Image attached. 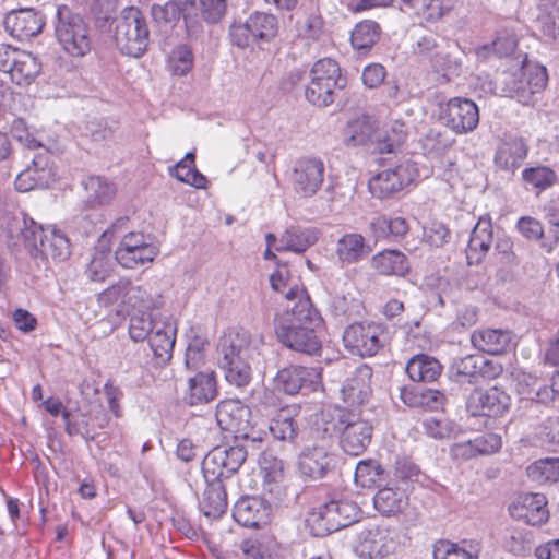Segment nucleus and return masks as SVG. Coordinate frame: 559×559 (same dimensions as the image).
Returning <instances> with one entry per match:
<instances>
[{"label":"nucleus","instance_id":"obj_1","mask_svg":"<svg viewBox=\"0 0 559 559\" xmlns=\"http://www.w3.org/2000/svg\"><path fill=\"white\" fill-rule=\"evenodd\" d=\"M247 459L246 449L237 447H215L202 461V473L206 488L200 502L203 514L210 519L221 518L227 510L225 480L229 479Z\"/></svg>","mask_w":559,"mask_h":559},{"label":"nucleus","instance_id":"obj_2","mask_svg":"<svg viewBox=\"0 0 559 559\" xmlns=\"http://www.w3.org/2000/svg\"><path fill=\"white\" fill-rule=\"evenodd\" d=\"M323 430L338 436L342 450L353 456L362 454L370 445L373 427L355 408L334 406L323 414Z\"/></svg>","mask_w":559,"mask_h":559},{"label":"nucleus","instance_id":"obj_3","mask_svg":"<svg viewBox=\"0 0 559 559\" xmlns=\"http://www.w3.org/2000/svg\"><path fill=\"white\" fill-rule=\"evenodd\" d=\"M259 353L246 331L224 334L217 345V364L230 384L245 386L251 380V362Z\"/></svg>","mask_w":559,"mask_h":559},{"label":"nucleus","instance_id":"obj_4","mask_svg":"<svg viewBox=\"0 0 559 559\" xmlns=\"http://www.w3.org/2000/svg\"><path fill=\"white\" fill-rule=\"evenodd\" d=\"M55 37L62 50L74 58L84 57L92 49V28L88 22L64 4L57 8Z\"/></svg>","mask_w":559,"mask_h":559},{"label":"nucleus","instance_id":"obj_5","mask_svg":"<svg viewBox=\"0 0 559 559\" xmlns=\"http://www.w3.org/2000/svg\"><path fill=\"white\" fill-rule=\"evenodd\" d=\"M251 409L239 400L221 401L215 411L217 425L222 430L234 433L235 444L246 449L258 450L263 439L250 423Z\"/></svg>","mask_w":559,"mask_h":559},{"label":"nucleus","instance_id":"obj_6","mask_svg":"<svg viewBox=\"0 0 559 559\" xmlns=\"http://www.w3.org/2000/svg\"><path fill=\"white\" fill-rule=\"evenodd\" d=\"M360 508L347 498L333 497L313 510L307 522L316 536H325L358 521Z\"/></svg>","mask_w":559,"mask_h":559},{"label":"nucleus","instance_id":"obj_7","mask_svg":"<svg viewBox=\"0 0 559 559\" xmlns=\"http://www.w3.org/2000/svg\"><path fill=\"white\" fill-rule=\"evenodd\" d=\"M115 41L120 52L126 56L139 58L147 50L148 25L138 8L123 9L116 22Z\"/></svg>","mask_w":559,"mask_h":559},{"label":"nucleus","instance_id":"obj_8","mask_svg":"<svg viewBox=\"0 0 559 559\" xmlns=\"http://www.w3.org/2000/svg\"><path fill=\"white\" fill-rule=\"evenodd\" d=\"M278 33V21L273 14L254 12L245 23H233L229 39L233 46L246 49L257 43H270Z\"/></svg>","mask_w":559,"mask_h":559},{"label":"nucleus","instance_id":"obj_9","mask_svg":"<svg viewBox=\"0 0 559 559\" xmlns=\"http://www.w3.org/2000/svg\"><path fill=\"white\" fill-rule=\"evenodd\" d=\"M345 347L360 357L374 356L389 342L386 328L373 321L356 322L343 332Z\"/></svg>","mask_w":559,"mask_h":559},{"label":"nucleus","instance_id":"obj_10","mask_svg":"<svg viewBox=\"0 0 559 559\" xmlns=\"http://www.w3.org/2000/svg\"><path fill=\"white\" fill-rule=\"evenodd\" d=\"M418 176L417 163L405 159L394 168H388L370 178L369 191L377 199H389L415 181Z\"/></svg>","mask_w":559,"mask_h":559},{"label":"nucleus","instance_id":"obj_11","mask_svg":"<svg viewBox=\"0 0 559 559\" xmlns=\"http://www.w3.org/2000/svg\"><path fill=\"white\" fill-rule=\"evenodd\" d=\"M337 462L332 444L322 441L302 448L298 455V471L304 478L320 480L335 471Z\"/></svg>","mask_w":559,"mask_h":559},{"label":"nucleus","instance_id":"obj_12","mask_svg":"<svg viewBox=\"0 0 559 559\" xmlns=\"http://www.w3.org/2000/svg\"><path fill=\"white\" fill-rule=\"evenodd\" d=\"M195 10V0H179V2L169 1L164 5L154 4L151 11L156 23L170 26H174L182 16L187 37L198 39L203 32V26L201 21L195 20L193 16Z\"/></svg>","mask_w":559,"mask_h":559},{"label":"nucleus","instance_id":"obj_13","mask_svg":"<svg viewBox=\"0 0 559 559\" xmlns=\"http://www.w3.org/2000/svg\"><path fill=\"white\" fill-rule=\"evenodd\" d=\"M39 229L40 225L21 211L4 212L0 215V236L10 247L23 245L28 249L29 246H35L34 238Z\"/></svg>","mask_w":559,"mask_h":559},{"label":"nucleus","instance_id":"obj_14","mask_svg":"<svg viewBox=\"0 0 559 559\" xmlns=\"http://www.w3.org/2000/svg\"><path fill=\"white\" fill-rule=\"evenodd\" d=\"M311 325H323V319L308 296L300 298L292 309L283 311L274 319L276 336Z\"/></svg>","mask_w":559,"mask_h":559},{"label":"nucleus","instance_id":"obj_15","mask_svg":"<svg viewBox=\"0 0 559 559\" xmlns=\"http://www.w3.org/2000/svg\"><path fill=\"white\" fill-rule=\"evenodd\" d=\"M510 403V396L497 386L488 390L475 389L467 399L466 409L474 417H497L508 411Z\"/></svg>","mask_w":559,"mask_h":559},{"label":"nucleus","instance_id":"obj_16","mask_svg":"<svg viewBox=\"0 0 559 559\" xmlns=\"http://www.w3.org/2000/svg\"><path fill=\"white\" fill-rule=\"evenodd\" d=\"M324 164L317 157H301L294 166L292 181L294 189L302 197H312L324 179Z\"/></svg>","mask_w":559,"mask_h":559},{"label":"nucleus","instance_id":"obj_17","mask_svg":"<svg viewBox=\"0 0 559 559\" xmlns=\"http://www.w3.org/2000/svg\"><path fill=\"white\" fill-rule=\"evenodd\" d=\"M34 245L29 246V253L34 257L40 255L44 260L64 261L71 254L69 239L56 228L44 229L40 225Z\"/></svg>","mask_w":559,"mask_h":559},{"label":"nucleus","instance_id":"obj_18","mask_svg":"<svg viewBox=\"0 0 559 559\" xmlns=\"http://www.w3.org/2000/svg\"><path fill=\"white\" fill-rule=\"evenodd\" d=\"M7 32L19 40L37 36L45 25L44 16L33 8L9 12L3 21Z\"/></svg>","mask_w":559,"mask_h":559},{"label":"nucleus","instance_id":"obj_19","mask_svg":"<svg viewBox=\"0 0 559 559\" xmlns=\"http://www.w3.org/2000/svg\"><path fill=\"white\" fill-rule=\"evenodd\" d=\"M391 544L389 528L371 525L358 534L355 551L364 559H379L391 551Z\"/></svg>","mask_w":559,"mask_h":559},{"label":"nucleus","instance_id":"obj_20","mask_svg":"<svg viewBox=\"0 0 559 559\" xmlns=\"http://www.w3.org/2000/svg\"><path fill=\"white\" fill-rule=\"evenodd\" d=\"M479 122L477 105L467 98H452L447 105V127L457 134L474 130Z\"/></svg>","mask_w":559,"mask_h":559},{"label":"nucleus","instance_id":"obj_21","mask_svg":"<svg viewBox=\"0 0 559 559\" xmlns=\"http://www.w3.org/2000/svg\"><path fill=\"white\" fill-rule=\"evenodd\" d=\"M509 513L528 525H542L549 516L546 497L542 493L521 496L509 507Z\"/></svg>","mask_w":559,"mask_h":559},{"label":"nucleus","instance_id":"obj_22","mask_svg":"<svg viewBox=\"0 0 559 559\" xmlns=\"http://www.w3.org/2000/svg\"><path fill=\"white\" fill-rule=\"evenodd\" d=\"M372 369L361 364L350 373L341 389L343 401L354 408L367 402L371 394Z\"/></svg>","mask_w":559,"mask_h":559},{"label":"nucleus","instance_id":"obj_23","mask_svg":"<svg viewBox=\"0 0 559 559\" xmlns=\"http://www.w3.org/2000/svg\"><path fill=\"white\" fill-rule=\"evenodd\" d=\"M270 506L259 497H241L234 506L233 516L245 527H261L269 522Z\"/></svg>","mask_w":559,"mask_h":559},{"label":"nucleus","instance_id":"obj_24","mask_svg":"<svg viewBox=\"0 0 559 559\" xmlns=\"http://www.w3.org/2000/svg\"><path fill=\"white\" fill-rule=\"evenodd\" d=\"M322 325L304 326L301 330L277 336L278 341L286 347L307 355H318L322 349L320 332Z\"/></svg>","mask_w":559,"mask_h":559},{"label":"nucleus","instance_id":"obj_25","mask_svg":"<svg viewBox=\"0 0 559 559\" xmlns=\"http://www.w3.org/2000/svg\"><path fill=\"white\" fill-rule=\"evenodd\" d=\"M312 372L301 366H288L277 371L274 377V389L288 395H295L313 384Z\"/></svg>","mask_w":559,"mask_h":559},{"label":"nucleus","instance_id":"obj_26","mask_svg":"<svg viewBox=\"0 0 559 559\" xmlns=\"http://www.w3.org/2000/svg\"><path fill=\"white\" fill-rule=\"evenodd\" d=\"M492 225L488 216H481L472 230L466 259L469 265L478 264L488 253L492 243Z\"/></svg>","mask_w":559,"mask_h":559},{"label":"nucleus","instance_id":"obj_27","mask_svg":"<svg viewBox=\"0 0 559 559\" xmlns=\"http://www.w3.org/2000/svg\"><path fill=\"white\" fill-rule=\"evenodd\" d=\"M218 394L217 381L214 371H201L188 381V392L185 397L187 404L202 405L216 399Z\"/></svg>","mask_w":559,"mask_h":559},{"label":"nucleus","instance_id":"obj_28","mask_svg":"<svg viewBox=\"0 0 559 559\" xmlns=\"http://www.w3.org/2000/svg\"><path fill=\"white\" fill-rule=\"evenodd\" d=\"M471 342L474 347L484 353L500 355L512 347V333L501 329L475 331L471 336Z\"/></svg>","mask_w":559,"mask_h":559},{"label":"nucleus","instance_id":"obj_29","mask_svg":"<svg viewBox=\"0 0 559 559\" xmlns=\"http://www.w3.org/2000/svg\"><path fill=\"white\" fill-rule=\"evenodd\" d=\"M345 134L348 140H380L381 126L380 121L372 115L357 114L353 116L345 126Z\"/></svg>","mask_w":559,"mask_h":559},{"label":"nucleus","instance_id":"obj_30","mask_svg":"<svg viewBox=\"0 0 559 559\" xmlns=\"http://www.w3.org/2000/svg\"><path fill=\"white\" fill-rule=\"evenodd\" d=\"M298 412L299 407L296 405H286L277 411L269 427L274 438L282 441H293L297 437L298 425L295 417Z\"/></svg>","mask_w":559,"mask_h":559},{"label":"nucleus","instance_id":"obj_31","mask_svg":"<svg viewBox=\"0 0 559 559\" xmlns=\"http://www.w3.org/2000/svg\"><path fill=\"white\" fill-rule=\"evenodd\" d=\"M371 252L362 235L352 233L338 239L336 254L341 262L352 264L365 259Z\"/></svg>","mask_w":559,"mask_h":559},{"label":"nucleus","instance_id":"obj_32","mask_svg":"<svg viewBox=\"0 0 559 559\" xmlns=\"http://www.w3.org/2000/svg\"><path fill=\"white\" fill-rule=\"evenodd\" d=\"M483 365L481 355L454 358L449 367V377L455 382L477 383Z\"/></svg>","mask_w":559,"mask_h":559},{"label":"nucleus","instance_id":"obj_33","mask_svg":"<svg viewBox=\"0 0 559 559\" xmlns=\"http://www.w3.org/2000/svg\"><path fill=\"white\" fill-rule=\"evenodd\" d=\"M318 240V233L314 229L292 226L285 230L280 238L277 251L305 252Z\"/></svg>","mask_w":559,"mask_h":559},{"label":"nucleus","instance_id":"obj_34","mask_svg":"<svg viewBox=\"0 0 559 559\" xmlns=\"http://www.w3.org/2000/svg\"><path fill=\"white\" fill-rule=\"evenodd\" d=\"M405 370L413 381L432 382L441 374L442 366L435 357L418 354L408 360Z\"/></svg>","mask_w":559,"mask_h":559},{"label":"nucleus","instance_id":"obj_35","mask_svg":"<svg viewBox=\"0 0 559 559\" xmlns=\"http://www.w3.org/2000/svg\"><path fill=\"white\" fill-rule=\"evenodd\" d=\"M372 267L382 275L404 276L409 271V263L404 253L397 250H383L373 255Z\"/></svg>","mask_w":559,"mask_h":559},{"label":"nucleus","instance_id":"obj_36","mask_svg":"<svg viewBox=\"0 0 559 559\" xmlns=\"http://www.w3.org/2000/svg\"><path fill=\"white\" fill-rule=\"evenodd\" d=\"M175 341L176 326L173 323H164L163 328H157L152 332L148 343L154 356L159 359V362H167L170 360Z\"/></svg>","mask_w":559,"mask_h":559},{"label":"nucleus","instance_id":"obj_37","mask_svg":"<svg viewBox=\"0 0 559 559\" xmlns=\"http://www.w3.org/2000/svg\"><path fill=\"white\" fill-rule=\"evenodd\" d=\"M86 191L85 202L90 206H99L109 203L115 194L116 187L112 182L100 176H90L83 181Z\"/></svg>","mask_w":559,"mask_h":559},{"label":"nucleus","instance_id":"obj_38","mask_svg":"<svg viewBox=\"0 0 559 559\" xmlns=\"http://www.w3.org/2000/svg\"><path fill=\"white\" fill-rule=\"evenodd\" d=\"M409 226L403 217L380 215L370 222V230L377 239H400L408 233Z\"/></svg>","mask_w":559,"mask_h":559},{"label":"nucleus","instance_id":"obj_39","mask_svg":"<svg viewBox=\"0 0 559 559\" xmlns=\"http://www.w3.org/2000/svg\"><path fill=\"white\" fill-rule=\"evenodd\" d=\"M41 71V63L33 53L22 50L17 53L16 63L10 72L12 82L28 85Z\"/></svg>","mask_w":559,"mask_h":559},{"label":"nucleus","instance_id":"obj_40","mask_svg":"<svg viewBox=\"0 0 559 559\" xmlns=\"http://www.w3.org/2000/svg\"><path fill=\"white\" fill-rule=\"evenodd\" d=\"M536 23L544 35L556 38L559 34V0H538Z\"/></svg>","mask_w":559,"mask_h":559},{"label":"nucleus","instance_id":"obj_41","mask_svg":"<svg viewBox=\"0 0 559 559\" xmlns=\"http://www.w3.org/2000/svg\"><path fill=\"white\" fill-rule=\"evenodd\" d=\"M407 496L401 489L384 487L373 497L374 508L384 515L400 513L407 506Z\"/></svg>","mask_w":559,"mask_h":559},{"label":"nucleus","instance_id":"obj_42","mask_svg":"<svg viewBox=\"0 0 559 559\" xmlns=\"http://www.w3.org/2000/svg\"><path fill=\"white\" fill-rule=\"evenodd\" d=\"M380 35V25L374 21L366 20L355 26L350 41L356 50L367 52L379 40Z\"/></svg>","mask_w":559,"mask_h":559},{"label":"nucleus","instance_id":"obj_43","mask_svg":"<svg viewBox=\"0 0 559 559\" xmlns=\"http://www.w3.org/2000/svg\"><path fill=\"white\" fill-rule=\"evenodd\" d=\"M501 92L504 96L515 98L523 105L531 104V92L527 91L523 70L503 72L501 75Z\"/></svg>","mask_w":559,"mask_h":559},{"label":"nucleus","instance_id":"obj_44","mask_svg":"<svg viewBox=\"0 0 559 559\" xmlns=\"http://www.w3.org/2000/svg\"><path fill=\"white\" fill-rule=\"evenodd\" d=\"M131 281L121 278L97 295V301L102 307L117 306L118 312H126Z\"/></svg>","mask_w":559,"mask_h":559},{"label":"nucleus","instance_id":"obj_45","mask_svg":"<svg viewBox=\"0 0 559 559\" xmlns=\"http://www.w3.org/2000/svg\"><path fill=\"white\" fill-rule=\"evenodd\" d=\"M310 79L319 82H329L342 88L347 84L346 78L341 73L338 63L331 58L318 60L311 68Z\"/></svg>","mask_w":559,"mask_h":559},{"label":"nucleus","instance_id":"obj_46","mask_svg":"<svg viewBox=\"0 0 559 559\" xmlns=\"http://www.w3.org/2000/svg\"><path fill=\"white\" fill-rule=\"evenodd\" d=\"M158 247L153 242L143 245L132 250H116L115 258L117 262L126 269H134L139 264L152 262L158 254Z\"/></svg>","mask_w":559,"mask_h":559},{"label":"nucleus","instance_id":"obj_47","mask_svg":"<svg viewBox=\"0 0 559 559\" xmlns=\"http://www.w3.org/2000/svg\"><path fill=\"white\" fill-rule=\"evenodd\" d=\"M341 90L343 88L329 82H319L310 79L305 91V96L308 102L318 107H328L334 103L337 91Z\"/></svg>","mask_w":559,"mask_h":559},{"label":"nucleus","instance_id":"obj_48","mask_svg":"<svg viewBox=\"0 0 559 559\" xmlns=\"http://www.w3.org/2000/svg\"><path fill=\"white\" fill-rule=\"evenodd\" d=\"M526 154L527 148L524 142H501L496 152L495 162L503 169H512L520 166Z\"/></svg>","mask_w":559,"mask_h":559},{"label":"nucleus","instance_id":"obj_49","mask_svg":"<svg viewBox=\"0 0 559 559\" xmlns=\"http://www.w3.org/2000/svg\"><path fill=\"white\" fill-rule=\"evenodd\" d=\"M355 481L362 488L380 486L384 481V469L374 460L360 461L356 466Z\"/></svg>","mask_w":559,"mask_h":559},{"label":"nucleus","instance_id":"obj_50","mask_svg":"<svg viewBox=\"0 0 559 559\" xmlns=\"http://www.w3.org/2000/svg\"><path fill=\"white\" fill-rule=\"evenodd\" d=\"M528 477L537 483H556L559 480V457L540 459L527 467Z\"/></svg>","mask_w":559,"mask_h":559},{"label":"nucleus","instance_id":"obj_51","mask_svg":"<svg viewBox=\"0 0 559 559\" xmlns=\"http://www.w3.org/2000/svg\"><path fill=\"white\" fill-rule=\"evenodd\" d=\"M194 56L188 44L175 46L168 57V68L174 75L185 76L193 68Z\"/></svg>","mask_w":559,"mask_h":559},{"label":"nucleus","instance_id":"obj_52","mask_svg":"<svg viewBox=\"0 0 559 559\" xmlns=\"http://www.w3.org/2000/svg\"><path fill=\"white\" fill-rule=\"evenodd\" d=\"M433 559H478V550L473 546L466 549L457 543L439 540L433 548Z\"/></svg>","mask_w":559,"mask_h":559},{"label":"nucleus","instance_id":"obj_53","mask_svg":"<svg viewBox=\"0 0 559 559\" xmlns=\"http://www.w3.org/2000/svg\"><path fill=\"white\" fill-rule=\"evenodd\" d=\"M518 46V40L513 34H500L491 45H484L476 50L479 59H486L490 53L498 57H508L512 55Z\"/></svg>","mask_w":559,"mask_h":559},{"label":"nucleus","instance_id":"obj_54","mask_svg":"<svg viewBox=\"0 0 559 559\" xmlns=\"http://www.w3.org/2000/svg\"><path fill=\"white\" fill-rule=\"evenodd\" d=\"M156 307V299L152 294L144 286L135 285L131 281L126 312H129L130 310L150 312Z\"/></svg>","mask_w":559,"mask_h":559},{"label":"nucleus","instance_id":"obj_55","mask_svg":"<svg viewBox=\"0 0 559 559\" xmlns=\"http://www.w3.org/2000/svg\"><path fill=\"white\" fill-rule=\"evenodd\" d=\"M197 10L194 19L199 15L209 24H216L224 17L227 9L226 0H195Z\"/></svg>","mask_w":559,"mask_h":559},{"label":"nucleus","instance_id":"obj_56","mask_svg":"<svg viewBox=\"0 0 559 559\" xmlns=\"http://www.w3.org/2000/svg\"><path fill=\"white\" fill-rule=\"evenodd\" d=\"M431 64L433 70L441 73L448 81L460 76L462 71V62L445 51H437L431 57Z\"/></svg>","mask_w":559,"mask_h":559},{"label":"nucleus","instance_id":"obj_57","mask_svg":"<svg viewBox=\"0 0 559 559\" xmlns=\"http://www.w3.org/2000/svg\"><path fill=\"white\" fill-rule=\"evenodd\" d=\"M296 28L299 37L319 40L324 31V21L320 13L311 12L297 22Z\"/></svg>","mask_w":559,"mask_h":559},{"label":"nucleus","instance_id":"obj_58","mask_svg":"<svg viewBox=\"0 0 559 559\" xmlns=\"http://www.w3.org/2000/svg\"><path fill=\"white\" fill-rule=\"evenodd\" d=\"M111 271L110 252L95 251L87 267L86 275L93 282H103Z\"/></svg>","mask_w":559,"mask_h":559},{"label":"nucleus","instance_id":"obj_59","mask_svg":"<svg viewBox=\"0 0 559 559\" xmlns=\"http://www.w3.org/2000/svg\"><path fill=\"white\" fill-rule=\"evenodd\" d=\"M527 91L531 92V103L536 93L543 91L548 83L547 70L540 64H526L523 69Z\"/></svg>","mask_w":559,"mask_h":559},{"label":"nucleus","instance_id":"obj_60","mask_svg":"<svg viewBox=\"0 0 559 559\" xmlns=\"http://www.w3.org/2000/svg\"><path fill=\"white\" fill-rule=\"evenodd\" d=\"M154 325L150 312H140L130 318L129 335L134 342H142L153 332Z\"/></svg>","mask_w":559,"mask_h":559},{"label":"nucleus","instance_id":"obj_61","mask_svg":"<svg viewBox=\"0 0 559 559\" xmlns=\"http://www.w3.org/2000/svg\"><path fill=\"white\" fill-rule=\"evenodd\" d=\"M454 7V0H420L418 7L427 21H438Z\"/></svg>","mask_w":559,"mask_h":559},{"label":"nucleus","instance_id":"obj_62","mask_svg":"<svg viewBox=\"0 0 559 559\" xmlns=\"http://www.w3.org/2000/svg\"><path fill=\"white\" fill-rule=\"evenodd\" d=\"M523 179L538 189H546L556 181V174L548 167H536L525 169L522 174Z\"/></svg>","mask_w":559,"mask_h":559},{"label":"nucleus","instance_id":"obj_63","mask_svg":"<svg viewBox=\"0 0 559 559\" xmlns=\"http://www.w3.org/2000/svg\"><path fill=\"white\" fill-rule=\"evenodd\" d=\"M354 304L355 299L353 298L335 295L331 298L329 311L337 322L344 323L350 318Z\"/></svg>","mask_w":559,"mask_h":559},{"label":"nucleus","instance_id":"obj_64","mask_svg":"<svg viewBox=\"0 0 559 559\" xmlns=\"http://www.w3.org/2000/svg\"><path fill=\"white\" fill-rule=\"evenodd\" d=\"M207 345L209 342L205 337L199 335L192 337L186 350L185 364L187 368L195 369L199 367V364L203 360V352Z\"/></svg>","mask_w":559,"mask_h":559}]
</instances>
